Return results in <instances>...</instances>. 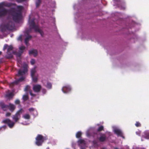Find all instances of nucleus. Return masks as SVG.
<instances>
[{"mask_svg":"<svg viewBox=\"0 0 149 149\" xmlns=\"http://www.w3.org/2000/svg\"><path fill=\"white\" fill-rule=\"evenodd\" d=\"M23 7L21 6H17V10L12 8L9 10V14L12 16L13 20L15 22L19 23L21 20L22 16V10Z\"/></svg>","mask_w":149,"mask_h":149,"instance_id":"obj_1","label":"nucleus"},{"mask_svg":"<svg viewBox=\"0 0 149 149\" xmlns=\"http://www.w3.org/2000/svg\"><path fill=\"white\" fill-rule=\"evenodd\" d=\"M11 115V113L9 112L7 113L6 115V117H8L10 116Z\"/></svg>","mask_w":149,"mask_h":149,"instance_id":"obj_41","label":"nucleus"},{"mask_svg":"<svg viewBox=\"0 0 149 149\" xmlns=\"http://www.w3.org/2000/svg\"><path fill=\"white\" fill-rule=\"evenodd\" d=\"M104 129V127L102 125H101L97 129V132H100L102 131Z\"/></svg>","mask_w":149,"mask_h":149,"instance_id":"obj_28","label":"nucleus"},{"mask_svg":"<svg viewBox=\"0 0 149 149\" xmlns=\"http://www.w3.org/2000/svg\"><path fill=\"white\" fill-rule=\"evenodd\" d=\"M29 24L31 27L36 32H39L42 37H43L44 33L43 31L40 30L38 25H36L34 22V19L32 20L29 22Z\"/></svg>","mask_w":149,"mask_h":149,"instance_id":"obj_2","label":"nucleus"},{"mask_svg":"<svg viewBox=\"0 0 149 149\" xmlns=\"http://www.w3.org/2000/svg\"><path fill=\"white\" fill-rule=\"evenodd\" d=\"M0 107L4 111H6L8 109V105L6 104L3 102H0Z\"/></svg>","mask_w":149,"mask_h":149,"instance_id":"obj_14","label":"nucleus"},{"mask_svg":"<svg viewBox=\"0 0 149 149\" xmlns=\"http://www.w3.org/2000/svg\"><path fill=\"white\" fill-rule=\"evenodd\" d=\"M3 123L6 124L10 128H12L14 126L15 123L9 119H6L3 120Z\"/></svg>","mask_w":149,"mask_h":149,"instance_id":"obj_8","label":"nucleus"},{"mask_svg":"<svg viewBox=\"0 0 149 149\" xmlns=\"http://www.w3.org/2000/svg\"><path fill=\"white\" fill-rule=\"evenodd\" d=\"M14 27V24L12 22H9L7 24L1 26V31L2 32H4L6 30H12Z\"/></svg>","mask_w":149,"mask_h":149,"instance_id":"obj_4","label":"nucleus"},{"mask_svg":"<svg viewBox=\"0 0 149 149\" xmlns=\"http://www.w3.org/2000/svg\"><path fill=\"white\" fill-rule=\"evenodd\" d=\"M31 38L32 36L29 35H27V36H26V37L24 40L25 43L26 45H27L29 40Z\"/></svg>","mask_w":149,"mask_h":149,"instance_id":"obj_19","label":"nucleus"},{"mask_svg":"<svg viewBox=\"0 0 149 149\" xmlns=\"http://www.w3.org/2000/svg\"><path fill=\"white\" fill-rule=\"evenodd\" d=\"M24 112L23 110L21 109L18 110L15 115H13L12 118L15 122H17L20 119L21 114Z\"/></svg>","mask_w":149,"mask_h":149,"instance_id":"obj_6","label":"nucleus"},{"mask_svg":"<svg viewBox=\"0 0 149 149\" xmlns=\"http://www.w3.org/2000/svg\"><path fill=\"white\" fill-rule=\"evenodd\" d=\"M41 2V0H36V7H38L40 5Z\"/></svg>","mask_w":149,"mask_h":149,"instance_id":"obj_25","label":"nucleus"},{"mask_svg":"<svg viewBox=\"0 0 149 149\" xmlns=\"http://www.w3.org/2000/svg\"><path fill=\"white\" fill-rule=\"evenodd\" d=\"M78 143L79 145L80 144H85V141L82 139H80L78 141Z\"/></svg>","mask_w":149,"mask_h":149,"instance_id":"obj_23","label":"nucleus"},{"mask_svg":"<svg viewBox=\"0 0 149 149\" xmlns=\"http://www.w3.org/2000/svg\"><path fill=\"white\" fill-rule=\"evenodd\" d=\"M36 67H34L31 70V75L33 82H36L38 81V74L36 73Z\"/></svg>","mask_w":149,"mask_h":149,"instance_id":"obj_5","label":"nucleus"},{"mask_svg":"<svg viewBox=\"0 0 149 149\" xmlns=\"http://www.w3.org/2000/svg\"><path fill=\"white\" fill-rule=\"evenodd\" d=\"M18 3L22 2L26 0H15Z\"/></svg>","mask_w":149,"mask_h":149,"instance_id":"obj_37","label":"nucleus"},{"mask_svg":"<svg viewBox=\"0 0 149 149\" xmlns=\"http://www.w3.org/2000/svg\"><path fill=\"white\" fill-rule=\"evenodd\" d=\"M16 5L15 3H8L7 2L3 1L0 3V9L4 8V7H10L12 6H15Z\"/></svg>","mask_w":149,"mask_h":149,"instance_id":"obj_7","label":"nucleus"},{"mask_svg":"<svg viewBox=\"0 0 149 149\" xmlns=\"http://www.w3.org/2000/svg\"><path fill=\"white\" fill-rule=\"evenodd\" d=\"M30 94V95L32 96H36V95L35 94H33L32 93V91H29Z\"/></svg>","mask_w":149,"mask_h":149,"instance_id":"obj_38","label":"nucleus"},{"mask_svg":"<svg viewBox=\"0 0 149 149\" xmlns=\"http://www.w3.org/2000/svg\"><path fill=\"white\" fill-rule=\"evenodd\" d=\"M24 77H22L16 80L14 82L11 83L10 84V85L11 86H13L14 84H17L19 82L22 81L24 80Z\"/></svg>","mask_w":149,"mask_h":149,"instance_id":"obj_13","label":"nucleus"},{"mask_svg":"<svg viewBox=\"0 0 149 149\" xmlns=\"http://www.w3.org/2000/svg\"><path fill=\"white\" fill-rule=\"evenodd\" d=\"M106 137L105 135L103 134L100 137L99 140L100 142H104L106 140Z\"/></svg>","mask_w":149,"mask_h":149,"instance_id":"obj_20","label":"nucleus"},{"mask_svg":"<svg viewBox=\"0 0 149 149\" xmlns=\"http://www.w3.org/2000/svg\"><path fill=\"white\" fill-rule=\"evenodd\" d=\"M29 54L30 55L33 54L34 57H36L38 54V51L36 49H33L29 51Z\"/></svg>","mask_w":149,"mask_h":149,"instance_id":"obj_17","label":"nucleus"},{"mask_svg":"<svg viewBox=\"0 0 149 149\" xmlns=\"http://www.w3.org/2000/svg\"><path fill=\"white\" fill-rule=\"evenodd\" d=\"M25 47L24 46H22L19 47V49L20 50V51H23L25 49Z\"/></svg>","mask_w":149,"mask_h":149,"instance_id":"obj_31","label":"nucleus"},{"mask_svg":"<svg viewBox=\"0 0 149 149\" xmlns=\"http://www.w3.org/2000/svg\"><path fill=\"white\" fill-rule=\"evenodd\" d=\"M114 132L118 136H120L123 139L125 138V137L123 136V133L119 129H115L114 130Z\"/></svg>","mask_w":149,"mask_h":149,"instance_id":"obj_15","label":"nucleus"},{"mask_svg":"<svg viewBox=\"0 0 149 149\" xmlns=\"http://www.w3.org/2000/svg\"><path fill=\"white\" fill-rule=\"evenodd\" d=\"M23 118L26 119H29L30 118V116L29 114H25L23 116Z\"/></svg>","mask_w":149,"mask_h":149,"instance_id":"obj_26","label":"nucleus"},{"mask_svg":"<svg viewBox=\"0 0 149 149\" xmlns=\"http://www.w3.org/2000/svg\"><path fill=\"white\" fill-rule=\"evenodd\" d=\"M29 110L30 112H32L34 110V109L33 108H31L29 109Z\"/></svg>","mask_w":149,"mask_h":149,"instance_id":"obj_40","label":"nucleus"},{"mask_svg":"<svg viewBox=\"0 0 149 149\" xmlns=\"http://www.w3.org/2000/svg\"><path fill=\"white\" fill-rule=\"evenodd\" d=\"M47 139V137H44L40 134H38L36 138V144L38 146H41L43 143Z\"/></svg>","mask_w":149,"mask_h":149,"instance_id":"obj_3","label":"nucleus"},{"mask_svg":"<svg viewBox=\"0 0 149 149\" xmlns=\"http://www.w3.org/2000/svg\"><path fill=\"white\" fill-rule=\"evenodd\" d=\"M14 95V94L13 93L11 92L6 94V97L10 100L13 98Z\"/></svg>","mask_w":149,"mask_h":149,"instance_id":"obj_21","label":"nucleus"},{"mask_svg":"<svg viewBox=\"0 0 149 149\" xmlns=\"http://www.w3.org/2000/svg\"><path fill=\"white\" fill-rule=\"evenodd\" d=\"M8 47V46L7 44H5L3 47V50L5 51Z\"/></svg>","mask_w":149,"mask_h":149,"instance_id":"obj_36","label":"nucleus"},{"mask_svg":"<svg viewBox=\"0 0 149 149\" xmlns=\"http://www.w3.org/2000/svg\"><path fill=\"white\" fill-rule=\"evenodd\" d=\"M23 70H19L18 72V74L19 76H22L24 74L28 71L27 65L25 64L24 65L23 67Z\"/></svg>","mask_w":149,"mask_h":149,"instance_id":"obj_9","label":"nucleus"},{"mask_svg":"<svg viewBox=\"0 0 149 149\" xmlns=\"http://www.w3.org/2000/svg\"><path fill=\"white\" fill-rule=\"evenodd\" d=\"M8 109L11 112H13L14 111L15 109V107L13 104L10 103L8 105Z\"/></svg>","mask_w":149,"mask_h":149,"instance_id":"obj_18","label":"nucleus"},{"mask_svg":"<svg viewBox=\"0 0 149 149\" xmlns=\"http://www.w3.org/2000/svg\"><path fill=\"white\" fill-rule=\"evenodd\" d=\"M9 10L4 8L0 9V17L6 15L8 12L9 13Z\"/></svg>","mask_w":149,"mask_h":149,"instance_id":"obj_12","label":"nucleus"},{"mask_svg":"<svg viewBox=\"0 0 149 149\" xmlns=\"http://www.w3.org/2000/svg\"><path fill=\"white\" fill-rule=\"evenodd\" d=\"M115 1H116V0H114Z\"/></svg>","mask_w":149,"mask_h":149,"instance_id":"obj_49","label":"nucleus"},{"mask_svg":"<svg viewBox=\"0 0 149 149\" xmlns=\"http://www.w3.org/2000/svg\"><path fill=\"white\" fill-rule=\"evenodd\" d=\"M147 138L149 139V134H148V136H147Z\"/></svg>","mask_w":149,"mask_h":149,"instance_id":"obj_45","label":"nucleus"},{"mask_svg":"<svg viewBox=\"0 0 149 149\" xmlns=\"http://www.w3.org/2000/svg\"><path fill=\"white\" fill-rule=\"evenodd\" d=\"M18 62L20 64H21V58H19V59H17Z\"/></svg>","mask_w":149,"mask_h":149,"instance_id":"obj_44","label":"nucleus"},{"mask_svg":"<svg viewBox=\"0 0 149 149\" xmlns=\"http://www.w3.org/2000/svg\"><path fill=\"white\" fill-rule=\"evenodd\" d=\"M13 47L12 45H10L8 46L7 49V55L6 56L8 58H11L13 57V55L12 54H10V52L13 50Z\"/></svg>","mask_w":149,"mask_h":149,"instance_id":"obj_11","label":"nucleus"},{"mask_svg":"<svg viewBox=\"0 0 149 149\" xmlns=\"http://www.w3.org/2000/svg\"><path fill=\"white\" fill-rule=\"evenodd\" d=\"M35 60L33 59H32L31 61V65H33L35 63Z\"/></svg>","mask_w":149,"mask_h":149,"instance_id":"obj_34","label":"nucleus"},{"mask_svg":"<svg viewBox=\"0 0 149 149\" xmlns=\"http://www.w3.org/2000/svg\"><path fill=\"white\" fill-rule=\"evenodd\" d=\"M46 87L49 89H51L52 87L51 84L49 82H47L46 85Z\"/></svg>","mask_w":149,"mask_h":149,"instance_id":"obj_30","label":"nucleus"},{"mask_svg":"<svg viewBox=\"0 0 149 149\" xmlns=\"http://www.w3.org/2000/svg\"><path fill=\"white\" fill-rule=\"evenodd\" d=\"M22 36H20L18 38V40L22 41Z\"/></svg>","mask_w":149,"mask_h":149,"instance_id":"obj_43","label":"nucleus"},{"mask_svg":"<svg viewBox=\"0 0 149 149\" xmlns=\"http://www.w3.org/2000/svg\"><path fill=\"white\" fill-rule=\"evenodd\" d=\"M81 149H85V148H82V147H81Z\"/></svg>","mask_w":149,"mask_h":149,"instance_id":"obj_46","label":"nucleus"},{"mask_svg":"<svg viewBox=\"0 0 149 149\" xmlns=\"http://www.w3.org/2000/svg\"><path fill=\"white\" fill-rule=\"evenodd\" d=\"M114 149H118V148H117V147H116L114 148Z\"/></svg>","mask_w":149,"mask_h":149,"instance_id":"obj_48","label":"nucleus"},{"mask_svg":"<svg viewBox=\"0 0 149 149\" xmlns=\"http://www.w3.org/2000/svg\"><path fill=\"white\" fill-rule=\"evenodd\" d=\"M82 134L81 132L80 131H79L76 134V137L77 138H80Z\"/></svg>","mask_w":149,"mask_h":149,"instance_id":"obj_24","label":"nucleus"},{"mask_svg":"<svg viewBox=\"0 0 149 149\" xmlns=\"http://www.w3.org/2000/svg\"><path fill=\"white\" fill-rule=\"evenodd\" d=\"M6 128V126L5 125H4L2 126V127H0V131L2 130V129L3 128L4 129H5Z\"/></svg>","mask_w":149,"mask_h":149,"instance_id":"obj_42","label":"nucleus"},{"mask_svg":"<svg viewBox=\"0 0 149 149\" xmlns=\"http://www.w3.org/2000/svg\"><path fill=\"white\" fill-rule=\"evenodd\" d=\"M29 99V97H28V96L27 95H23V97H22V99L24 101H26L28 100Z\"/></svg>","mask_w":149,"mask_h":149,"instance_id":"obj_27","label":"nucleus"},{"mask_svg":"<svg viewBox=\"0 0 149 149\" xmlns=\"http://www.w3.org/2000/svg\"><path fill=\"white\" fill-rule=\"evenodd\" d=\"M20 103V100L18 99L16 100L15 101V103L16 104H19Z\"/></svg>","mask_w":149,"mask_h":149,"instance_id":"obj_35","label":"nucleus"},{"mask_svg":"<svg viewBox=\"0 0 149 149\" xmlns=\"http://www.w3.org/2000/svg\"><path fill=\"white\" fill-rule=\"evenodd\" d=\"M29 88L30 86L28 85H27L26 86L24 90L25 91H28Z\"/></svg>","mask_w":149,"mask_h":149,"instance_id":"obj_33","label":"nucleus"},{"mask_svg":"<svg viewBox=\"0 0 149 149\" xmlns=\"http://www.w3.org/2000/svg\"><path fill=\"white\" fill-rule=\"evenodd\" d=\"M23 52V51H19V52L17 53L16 55L17 56L20 58V56Z\"/></svg>","mask_w":149,"mask_h":149,"instance_id":"obj_29","label":"nucleus"},{"mask_svg":"<svg viewBox=\"0 0 149 149\" xmlns=\"http://www.w3.org/2000/svg\"><path fill=\"white\" fill-rule=\"evenodd\" d=\"M2 53V52L1 51H0V55Z\"/></svg>","mask_w":149,"mask_h":149,"instance_id":"obj_47","label":"nucleus"},{"mask_svg":"<svg viewBox=\"0 0 149 149\" xmlns=\"http://www.w3.org/2000/svg\"><path fill=\"white\" fill-rule=\"evenodd\" d=\"M62 91L64 93H67L71 90L70 87L69 85L63 86L62 89Z\"/></svg>","mask_w":149,"mask_h":149,"instance_id":"obj_16","label":"nucleus"},{"mask_svg":"<svg viewBox=\"0 0 149 149\" xmlns=\"http://www.w3.org/2000/svg\"><path fill=\"white\" fill-rule=\"evenodd\" d=\"M136 126L137 127H139L141 126V125L139 122H136L135 124Z\"/></svg>","mask_w":149,"mask_h":149,"instance_id":"obj_32","label":"nucleus"},{"mask_svg":"<svg viewBox=\"0 0 149 149\" xmlns=\"http://www.w3.org/2000/svg\"><path fill=\"white\" fill-rule=\"evenodd\" d=\"M41 86L39 84H35L33 85V89L35 92H40L41 89Z\"/></svg>","mask_w":149,"mask_h":149,"instance_id":"obj_10","label":"nucleus"},{"mask_svg":"<svg viewBox=\"0 0 149 149\" xmlns=\"http://www.w3.org/2000/svg\"><path fill=\"white\" fill-rule=\"evenodd\" d=\"M32 20H30L29 21V22L31 21ZM29 25H30V24H29ZM29 27H30V28L28 30H26V31H25V33L27 35H29V33H30L31 31V29H33V28H32V27H31L30 26V25H29Z\"/></svg>","mask_w":149,"mask_h":149,"instance_id":"obj_22","label":"nucleus"},{"mask_svg":"<svg viewBox=\"0 0 149 149\" xmlns=\"http://www.w3.org/2000/svg\"><path fill=\"white\" fill-rule=\"evenodd\" d=\"M42 93L44 94H45L46 93V91L45 89L44 88H43L42 89Z\"/></svg>","mask_w":149,"mask_h":149,"instance_id":"obj_39","label":"nucleus"}]
</instances>
